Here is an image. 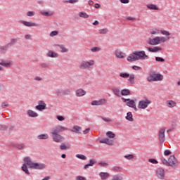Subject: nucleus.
Masks as SVG:
<instances>
[{
    "instance_id": "4468645a",
    "label": "nucleus",
    "mask_w": 180,
    "mask_h": 180,
    "mask_svg": "<svg viewBox=\"0 0 180 180\" xmlns=\"http://www.w3.org/2000/svg\"><path fill=\"white\" fill-rule=\"evenodd\" d=\"M19 22L22 23V25H24V26H26L27 27H37L39 26V24L33 22L20 20Z\"/></svg>"
},
{
    "instance_id": "2f4dec72",
    "label": "nucleus",
    "mask_w": 180,
    "mask_h": 180,
    "mask_svg": "<svg viewBox=\"0 0 180 180\" xmlns=\"http://www.w3.org/2000/svg\"><path fill=\"white\" fill-rule=\"evenodd\" d=\"M57 46L59 47L61 53H68V49L64 44H58Z\"/></svg>"
},
{
    "instance_id": "13d9d810",
    "label": "nucleus",
    "mask_w": 180,
    "mask_h": 180,
    "mask_svg": "<svg viewBox=\"0 0 180 180\" xmlns=\"http://www.w3.org/2000/svg\"><path fill=\"white\" fill-rule=\"evenodd\" d=\"M8 106H9V103H8V102H3L1 104V108H2V109L6 108Z\"/></svg>"
},
{
    "instance_id": "dca6fc26",
    "label": "nucleus",
    "mask_w": 180,
    "mask_h": 180,
    "mask_svg": "<svg viewBox=\"0 0 180 180\" xmlns=\"http://www.w3.org/2000/svg\"><path fill=\"white\" fill-rule=\"evenodd\" d=\"M122 101H123V102H126L127 106H129V108H133V106L136 105L134 100H131L130 98H122Z\"/></svg>"
},
{
    "instance_id": "393cba45",
    "label": "nucleus",
    "mask_w": 180,
    "mask_h": 180,
    "mask_svg": "<svg viewBox=\"0 0 180 180\" xmlns=\"http://www.w3.org/2000/svg\"><path fill=\"white\" fill-rule=\"evenodd\" d=\"M27 115L30 117H39V114L37 112H36V111H33L32 110H28L27 111Z\"/></svg>"
},
{
    "instance_id": "c03bdc74",
    "label": "nucleus",
    "mask_w": 180,
    "mask_h": 180,
    "mask_svg": "<svg viewBox=\"0 0 180 180\" xmlns=\"http://www.w3.org/2000/svg\"><path fill=\"white\" fill-rule=\"evenodd\" d=\"M106 136L107 137H109V139H115V137H116V134H115V133H112L111 131H108L106 133Z\"/></svg>"
},
{
    "instance_id": "4be33fe9",
    "label": "nucleus",
    "mask_w": 180,
    "mask_h": 180,
    "mask_svg": "<svg viewBox=\"0 0 180 180\" xmlns=\"http://www.w3.org/2000/svg\"><path fill=\"white\" fill-rule=\"evenodd\" d=\"M96 162H97L96 159H91L89 160V163L84 166V169H88V168H89V167H94L95 165V164H96Z\"/></svg>"
},
{
    "instance_id": "a211bd4d",
    "label": "nucleus",
    "mask_w": 180,
    "mask_h": 180,
    "mask_svg": "<svg viewBox=\"0 0 180 180\" xmlns=\"http://www.w3.org/2000/svg\"><path fill=\"white\" fill-rule=\"evenodd\" d=\"M0 65L5 67L6 68H9V67H12V65H13V63L11 60L5 62V60H1Z\"/></svg>"
},
{
    "instance_id": "39448f33",
    "label": "nucleus",
    "mask_w": 180,
    "mask_h": 180,
    "mask_svg": "<svg viewBox=\"0 0 180 180\" xmlns=\"http://www.w3.org/2000/svg\"><path fill=\"white\" fill-rule=\"evenodd\" d=\"M161 162L163 165H165L166 167H171L172 168H174V169L178 168V159H176L174 155H170L167 160L165 158H162Z\"/></svg>"
},
{
    "instance_id": "864d4df0",
    "label": "nucleus",
    "mask_w": 180,
    "mask_h": 180,
    "mask_svg": "<svg viewBox=\"0 0 180 180\" xmlns=\"http://www.w3.org/2000/svg\"><path fill=\"white\" fill-rule=\"evenodd\" d=\"M13 147H16L18 150H23L25 147L24 144L13 145Z\"/></svg>"
},
{
    "instance_id": "0e129e2a",
    "label": "nucleus",
    "mask_w": 180,
    "mask_h": 180,
    "mask_svg": "<svg viewBox=\"0 0 180 180\" xmlns=\"http://www.w3.org/2000/svg\"><path fill=\"white\" fill-rule=\"evenodd\" d=\"M98 165H100L101 167H108V165H109L106 162H101L98 163Z\"/></svg>"
},
{
    "instance_id": "8fccbe9b",
    "label": "nucleus",
    "mask_w": 180,
    "mask_h": 180,
    "mask_svg": "<svg viewBox=\"0 0 180 180\" xmlns=\"http://www.w3.org/2000/svg\"><path fill=\"white\" fill-rule=\"evenodd\" d=\"M112 180H123V177L120 174H116L112 176Z\"/></svg>"
},
{
    "instance_id": "a878e982",
    "label": "nucleus",
    "mask_w": 180,
    "mask_h": 180,
    "mask_svg": "<svg viewBox=\"0 0 180 180\" xmlns=\"http://www.w3.org/2000/svg\"><path fill=\"white\" fill-rule=\"evenodd\" d=\"M166 106L169 108H175L176 106V102L172 100H168L166 101Z\"/></svg>"
},
{
    "instance_id": "1a4fd4ad",
    "label": "nucleus",
    "mask_w": 180,
    "mask_h": 180,
    "mask_svg": "<svg viewBox=\"0 0 180 180\" xmlns=\"http://www.w3.org/2000/svg\"><path fill=\"white\" fill-rule=\"evenodd\" d=\"M152 102L150 99L148 98H145L143 100H141L139 102L138 104V108L139 109H147V108H148V106H150V105H151Z\"/></svg>"
},
{
    "instance_id": "a18cd8bd",
    "label": "nucleus",
    "mask_w": 180,
    "mask_h": 180,
    "mask_svg": "<svg viewBox=\"0 0 180 180\" xmlns=\"http://www.w3.org/2000/svg\"><path fill=\"white\" fill-rule=\"evenodd\" d=\"M134 78H135L134 75H129L128 81L130 84H131V85L134 84Z\"/></svg>"
},
{
    "instance_id": "7c9ffc66",
    "label": "nucleus",
    "mask_w": 180,
    "mask_h": 180,
    "mask_svg": "<svg viewBox=\"0 0 180 180\" xmlns=\"http://www.w3.org/2000/svg\"><path fill=\"white\" fill-rule=\"evenodd\" d=\"M112 94H114L115 96H118L119 98L122 96V91H120V89H119L118 88L112 89Z\"/></svg>"
},
{
    "instance_id": "ea45409f",
    "label": "nucleus",
    "mask_w": 180,
    "mask_h": 180,
    "mask_svg": "<svg viewBox=\"0 0 180 180\" xmlns=\"http://www.w3.org/2000/svg\"><path fill=\"white\" fill-rule=\"evenodd\" d=\"M125 160H128V161H131V160H134V155L133 154H127L124 156Z\"/></svg>"
},
{
    "instance_id": "423d86ee",
    "label": "nucleus",
    "mask_w": 180,
    "mask_h": 180,
    "mask_svg": "<svg viewBox=\"0 0 180 180\" xmlns=\"http://www.w3.org/2000/svg\"><path fill=\"white\" fill-rule=\"evenodd\" d=\"M95 64L96 62L94 59L89 60H82L79 65V68H80V70L82 71H91V70H94Z\"/></svg>"
},
{
    "instance_id": "f257e3e1",
    "label": "nucleus",
    "mask_w": 180,
    "mask_h": 180,
    "mask_svg": "<svg viewBox=\"0 0 180 180\" xmlns=\"http://www.w3.org/2000/svg\"><path fill=\"white\" fill-rule=\"evenodd\" d=\"M68 127H63V125H57L52 128L51 134L52 135L53 140L55 143H63L64 137L60 134L62 131H67Z\"/></svg>"
},
{
    "instance_id": "b1692460",
    "label": "nucleus",
    "mask_w": 180,
    "mask_h": 180,
    "mask_svg": "<svg viewBox=\"0 0 180 180\" xmlns=\"http://www.w3.org/2000/svg\"><path fill=\"white\" fill-rule=\"evenodd\" d=\"M100 143H103V144H107L108 146H112L113 145V141L109 138H104L101 140H100Z\"/></svg>"
},
{
    "instance_id": "09e8293b",
    "label": "nucleus",
    "mask_w": 180,
    "mask_h": 180,
    "mask_svg": "<svg viewBox=\"0 0 180 180\" xmlns=\"http://www.w3.org/2000/svg\"><path fill=\"white\" fill-rule=\"evenodd\" d=\"M67 95H71V89L68 88L63 89V96H65Z\"/></svg>"
},
{
    "instance_id": "58836bf2",
    "label": "nucleus",
    "mask_w": 180,
    "mask_h": 180,
    "mask_svg": "<svg viewBox=\"0 0 180 180\" xmlns=\"http://www.w3.org/2000/svg\"><path fill=\"white\" fill-rule=\"evenodd\" d=\"M79 2V0H64L63 4H71L72 5H74L75 4H78Z\"/></svg>"
},
{
    "instance_id": "603ef678",
    "label": "nucleus",
    "mask_w": 180,
    "mask_h": 180,
    "mask_svg": "<svg viewBox=\"0 0 180 180\" xmlns=\"http://www.w3.org/2000/svg\"><path fill=\"white\" fill-rule=\"evenodd\" d=\"M77 158H79V160H83L84 161L86 160V156L81 154L76 155Z\"/></svg>"
},
{
    "instance_id": "de8ad7c7",
    "label": "nucleus",
    "mask_w": 180,
    "mask_h": 180,
    "mask_svg": "<svg viewBox=\"0 0 180 180\" xmlns=\"http://www.w3.org/2000/svg\"><path fill=\"white\" fill-rule=\"evenodd\" d=\"M120 77L121 78H129V77H130V74L127 73V72H121L120 73Z\"/></svg>"
},
{
    "instance_id": "412c9836",
    "label": "nucleus",
    "mask_w": 180,
    "mask_h": 180,
    "mask_svg": "<svg viewBox=\"0 0 180 180\" xmlns=\"http://www.w3.org/2000/svg\"><path fill=\"white\" fill-rule=\"evenodd\" d=\"M76 96L81 97L86 95V91L83 89H78L75 91Z\"/></svg>"
},
{
    "instance_id": "49530a36",
    "label": "nucleus",
    "mask_w": 180,
    "mask_h": 180,
    "mask_svg": "<svg viewBox=\"0 0 180 180\" xmlns=\"http://www.w3.org/2000/svg\"><path fill=\"white\" fill-rule=\"evenodd\" d=\"M16 43H18V39L15 38H12L11 39L10 43L7 44L8 45V46L10 47V46H13V44H16Z\"/></svg>"
},
{
    "instance_id": "4c0bfd02",
    "label": "nucleus",
    "mask_w": 180,
    "mask_h": 180,
    "mask_svg": "<svg viewBox=\"0 0 180 180\" xmlns=\"http://www.w3.org/2000/svg\"><path fill=\"white\" fill-rule=\"evenodd\" d=\"M121 95L122 96H127V95H130V90L127 89H124L121 91Z\"/></svg>"
},
{
    "instance_id": "6e6d98bb",
    "label": "nucleus",
    "mask_w": 180,
    "mask_h": 180,
    "mask_svg": "<svg viewBox=\"0 0 180 180\" xmlns=\"http://www.w3.org/2000/svg\"><path fill=\"white\" fill-rule=\"evenodd\" d=\"M26 15L29 18H32V17L34 16V15H36V12H34V11H27Z\"/></svg>"
},
{
    "instance_id": "3c124183",
    "label": "nucleus",
    "mask_w": 180,
    "mask_h": 180,
    "mask_svg": "<svg viewBox=\"0 0 180 180\" xmlns=\"http://www.w3.org/2000/svg\"><path fill=\"white\" fill-rule=\"evenodd\" d=\"M90 50H91V53H98V52L101 51V48L95 46V47L91 48Z\"/></svg>"
},
{
    "instance_id": "c9c22d12",
    "label": "nucleus",
    "mask_w": 180,
    "mask_h": 180,
    "mask_svg": "<svg viewBox=\"0 0 180 180\" xmlns=\"http://www.w3.org/2000/svg\"><path fill=\"white\" fill-rule=\"evenodd\" d=\"M78 15L79 18H82L83 19H88L89 18V15L84 11L79 12Z\"/></svg>"
},
{
    "instance_id": "4d7b16f0",
    "label": "nucleus",
    "mask_w": 180,
    "mask_h": 180,
    "mask_svg": "<svg viewBox=\"0 0 180 180\" xmlns=\"http://www.w3.org/2000/svg\"><path fill=\"white\" fill-rule=\"evenodd\" d=\"M56 119L59 122H64V120H65V117L63 115H56Z\"/></svg>"
},
{
    "instance_id": "6ab92c4d",
    "label": "nucleus",
    "mask_w": 180,
    "mask_h": 180,
    "mask_svg": "<svg viewBox=\"0 0 180 180\" xmlns=\"http://www.w3.org/2000/svg\"><path fill=\"white\" fill-rule=\"evenodd\" d=\"M70 131H72L73 133H75L76 134H81L82 133V127L75 125L72 129H70Z\"/></svg>"
},
{
    "instance_id": "37998d69",
    "label": "nucleus",
    "mask_w": 180,
    "mask_h": 180,
    "mask_svg": "<svg viewBox=\"0 0 180 180\" xmlns=\"http://www.w3.org/2000/svg\"><path fill=\"white\" fill-rule=\"evenodd\" d=\"M60 150H68L70 148V146H68V144L63 143L60 144Z\"/></svg>"
},
{
    "instance_id": "c85d7f7f",
    "label": "nucleus",
    "mask_w": 180,
    "mask_h": 180,
    "mask_svg": "<svg viewBox=\"0 0 180 180\" xmlns=\"http://www.w3.org/2000/svg\"><path fill=\"white\" fill-rule=\"evenodd\" d=\"M21 169L22 171H23V172L27 174V175H30V172H29V169H27V164H26L25 162L22 165Z\"/></svg>"
},
{
    "instance_id": "473e14b6",
    "label": "nucleus",
    "mask_w": 180,
    "mask_h": 180,
    "mask_svg": "<svg viewBox=\"0 0 180 180\" xmlns=\"http://www.w3.org/2000/svg\"><path fill=\"white\" fill-rule=\"evenodd\" d=\"M125 119L129 122H134V119L133 118V114L131 113V112H128L127 113V116L125 117Z\"/></svg>"
},
{
    "instance_id": "20e7f679",
    "label": "nucleus",
    "mask_w": 180,
    "mask_h": 180,
    "mask_svg": "<svg viewBox=\"0 0 180 180\" xmlns=\"http://www.w3.org/2000/svg\"><path fill=\"white\" fill-rule=\"evenodd\" d=\"M24 162L27 164L28 168H31L32 169H44L46 168V165L44 163L32 162L30 157H25L24 158Z\"/></svg>"
},
{
    "instance_id": "5fc2aeb1",
    "label": "nucleus",
    "mask_w": 180,
    "mask_h": 180,
    "mask_svg": "<svg viewBox=\"0 0 180 180\" xmlns=\"http://www.w3.org/2000/svg\"><path fill=\"white\" fill-rule=\"evenodd\" d=\"M155 58V61H157L158 63H165V59H164L163 58L156 56Z\"/></svg>"
},
{
    "instance_id": "f3484780",
    "label": "nucleus",
    "mask_w": 180,
    "mask_h": 180,
    "mask_svg": "<svg viewBox=\"0 0 180 180\" xmlns=\"http://www.w3.org/2000/svg\"><path fill=\"white\" fill-rule=\"evenodd\" d=\"M115 56L117 58H120V59L126 58V53H124V52L119 49H117L115 51Z\"/></svg>"
},
{
    "instance_id": "5701e85b",
    "label": "nucleus",
    "mask_w": 180,
    "mask_h": 180,
    "mask_svg": "<svg viewBox=\"0 0 180 180\" xmlns=\"http://www.w3.org/2000/svg\"><path fill=\"white\" fill-rule=\"evenodd\" d=\"M47 57H49L50 58H58L59 56L58 53L53 51L52 50H50L46 53Z\"/></svg>"
},
{
    "instance_id": "052dcab7",
    "label": "nucleus",
    "mask_w": 180,
    "mask_h": 180,
    "mask_svg": "<svg viewBox=\"0 0 180 180\" xmlns=\"http://www.w3.org/2000/svg\"><path fill=\"white\" fill-rule=\"evenodd\" d=\"M172 154V152H171L170 150H165L164 152V155L165 156L171 155Z\"/></svg>"
},
{
    "instance_id": "a19ab883",
    "label": "nucleus",
    "mask_w": 180,
    "mask_h": 180,
    "mask_svg": "<svg viewBox=\"0 0 180 180\" xmlns=\"http://www.w3.org/2000/svg\"><path fill=\"white\" fill-rule=\"evenodd\" d=\"M107 33H109V30L108 28L98 30V34H107Z\"/></svg>"
},
{
    "instance_id": "f704fd0d",
    "label": "nucleus",
    "mask_w": 180,
    "mask_h": 180,
    "mask_svg": "<svg viewBox=\"0 0 180 180\" xmlns=\"http://www.w3.org/2000/svg\"><path fill=\"white\" fill-rule=\"evenodd\" d=\"M40 13H41V15H43L44 16H53V15H54L53 11H41Z\"/></svg>"
},
{
    "instance_id": "e433bc0d",
    "label": "nucleus",
    "mask_w": 180,
    "mask_h": 180,
    "mask_svg": "<svg viewBox=\"0 0 180 180\" xmlns=\"http://www.w3.org/2000/svg\"><path fill=\"white\" fill-rule=\"evenodd\" d=\"M8 47H9L8 44L6 45L1 46L0 53H6L8 51Z\"/></svg>"
},
{
    "instance_id": "9d476101",
    "label": "nucleus",
    "mask_w": 180,
    "mask_h": 180,
    "mask_svg": "<svg viewBox=\"0 0 180 180\" xmlns=\"http://www.w3.org/2000/svg\"><path fill=\"white\" fill-rule=\"evenodd\" d=\"M162 34V36H165V37H170L171 36V33H169L168 31L164 30V29H162V30H160L158 28H156V29H154V30H152L150 31V34Z\"/></svg>"
},
{
    "instance_id": "7ed1b4c3",
    "label": "nucleus",
    "mask_w": 180,
    "mask_h": 180,
    "mask_svg": "<svg viewBox=\"0 0 180 180\" xmlns=\"http://www.w3.org/2000/svg\"><path fill=\"white\" fill-rule=\"evenodd\" d=\"M24 162L27 164L28 168H31L32 169H44L46 168V165L44 163L32 162L30 157H25L24 158Z\"/></svg>"
},
{
    "instance_id": "cd10ccee",
    "label": "nucleus",
    "mask_w": 180,
    "mask_h": 180,
    "mask_svg": "<svg viewBox=\"0 0 180 180\" xmlns=\"http://www.w3.org/2000/svg\"><path fill=\"white\" fill-rule=\"evenodd\" d=\"M99 176L101 178L102 180L108 179L110 176V174L108 172H101L99 173Z\"/></svg>"
},
{
    "instance_id": "9b49d317",
    "label": "nucleus",
    "mask_w": 180,
    "mask_h": 180,
    "mask_svg": "<svg viewBox=\"0 0 180 180\" xmlns=\"http://www.w3.org/2000/svg\"><path fill=\"white\" fill-rule=\"evenodd\" d=\"M165 127L161 128L158 131V139L160 144L164 143L165 141Z\"/></svg>"
},
{
    "instance_id": "f03ea898",
    "label": "nucleus",
    "mask_w": 180,
    "mask_h": 180,
    "mask_svg": "<svg viewBox=\"0 0 180 180\" xmlns=\"http://www.w3.org/2000/svg\"><path fill=\"white\" fill-rule=\"evenodd\" d=\"M139 60H148V56L146 54V51H134L127 58V61H128V63H135V61H139Z\"/></svg>"
},
{
    "instance_id": "ddd939ff",
    "label": "nucleus",
    "mask_w": 180,
    "mask_h": 180,
    "mask_svg": "<svg viewBox=\"0 0 180 180\" xmlns=\"http://www.w3.org/2000/svg\"><path fill=\"white\" fill-rule=\"evenodd\" d=\"M106 103H108V101L105 98H101L98 101H93L91 105L92 106H102V105H106Z\"/></svg>"
},
{
    "instance_id": "72a5a7b5",
    "label": "nucleus",
    "mask_w": 180,
    "mask_h": 180,
    "mask_svg": "<svg viewBox=\"0 0 180 180\" xmlns=\"http://www.w3.org/2000/svg\"><path fill=\"white\" fill-rule=\"evenodd\" d=\"M55 94H56V95H57V96H64V89H57L55 91Z\"/></svg>"
},
{
    "instance_id": "c756f323",
    "label": "nucleus",
    "mask_w": 180,
    "mask_h": 180,
    "mask_svg": "<svg viewBox=\"0 0 180 180\" xmlns=\"http://www.w3.org/2000/svg\"><path fill=\"white\" fill-rule=\"evenodd\" d=\"M49 134H42L40 135H38L37 136V139H38V140H47L49 139Z\"/></svg>"
},
{
    "instance_id": "338daca9",
    "label": "nucleus",
    "mask_w": 180,
    "mask_h": 180,
    "mask_svg": "<svg viewBox=\"0 0 180 180\" xmlns=\"http://www.w3.org/2000/svg\"><path fill=\"white\" fill-rule=\"evenodd\" d=\"M91 131V128H87L84 131H83V134H88L89 131Z\"/></svg>"
},
{
    "instance_id": "2eb2a0df",
    "label": "nucleus",
    "mask_w": 180,
    "mask_h": 180,
    "mask_svg": "<svg viewBox=\"0 0 180 180\" xmlns=\"http://www.w3.org/2000/svg\"><path fill=\"white\" fill-rule=\"evenodd\" d=\"M46 103L43 101H39L38 105L35 106V109L37 110H39V112H41V110H46Z\"/></svg>"
},
{
    "instance_id": "aec40b11",
    "label": "nucleus",
    "mask_w": 180,
    "mask_h": 180,
    "mask_svg": "<svg viewBox=\"0 0 180 180\" xmlns=\"http://www.w3.org/2000/svg\"><path fill=\"white\" fill-rule=\"evenodd\" d=\"M147 50L150 51V53H158V51H162V47L161 46H155L154 48L148 47Z\"/></svg>"
},
{
    "instance_id": "79ce46f5",
    "label": "nucleus",
    "mask_w": 180,
    "mask_h": 180,
    "mask_svg": "<svg viewBox=\"0 0 180 180\" xmlns=\"http://www.w3.org/2000/svg\"><path fill=\"white\" fill-rule=\"evenodd\" d=\"M112 171H114L115 172H122L123 169L119 166H115L112 168Z\"/></svg>"
},
{
    "instance_id": "bb28decb",
    "label": "nucleus",
    "mask_w": 180,
    "mask_h": 180,
    "mask_svg": "<svg viewBox=\"0 0 180 180\" xmlns=\"http://www.w3.org/2000/svg\"><path fill=\"white\" fill-rule=\"evenodd\" d=\"M146 7L150 11H160V8L158 7V6H157L155 4H150L146 5Z\"/></svg>"
},
{
    "instance_id": "6e6552de",
    "label": "nucleus",
    "mask_w": 180,
    "mask_h": 180,
    "mask_svg": "<svg viewBox=\"0 0 180 180\" xmlns=\"http://www.w3.org/2000/svg\"><path fill=\"white\" fill-rule=\"evenodd\" d=\"M164 79V76L160 73L153 72L149 75L147 78L148 82L162 81Z\"/></svg>"
},
{
    "instance_id": "69168bd1",
    "label": "nucleus",
    "mask_w": 180,
    "mask_h": 180,
    "mask_svg": "<svg viewBox=\"0 0 180 180\" xmlns=\"http://www.w3.org/2000/svg\"><path fill=\"white\" fill-rule=\"evenodd\" d=\"M76 180H86V178L82 176H77L76 177Z\"/></svg>"
},
{
    "instance_id": "680f3d73",
    "label": "nucleus",
    "mask_w": 180,
    "mask_h": 180,
    "mask_svg": "<svg viewBox=\"0 0 180 180\" xmlns=\"http://www.w3.org/2000/svg\"><path fill=\"white\" fill-rule=\"evenodd\" d=\"M132 70H134V71H139L141 70V67L137 66V65H134L132 66Z\"/></svg>"
},
{
    "instance_id": "f8f14e48",
    "label": "nucleus",
    "mask_w": 180,
    "mask_h": 180,
    "mask_svg": "<svg viewBox=\"0 0 180 180\" xmlns=\"http://www.w3.org/2000/svg\"><path fill=\"white\" fill-rule=\"evenodd\" d=\"M155 174L158 179H165V169H164V168H158L155 170Z\"/></svg>"
},
{
    "instance_id": "bf43d9fd",
    "label": "nucleus",
    "mask_w": 180,
    "mask_h": 180,
    "mask_svg": "<svg viewBox=\"0 0 180 180\" xmlns=\"http://www.w3.org/2000/svg\"><path fill=\"white\" fill-rule=\"evenodd\" d=\"M58 31H52L50 33L49 36H50V37H54V36H58Z\"/></svg>"
},
{
    "instance_id": "0eeeda50",
    "label": "nucleus",
    "mask_w": 180,
    "mask_h": 180,
    "mask_svg": "<svg viewBox=\"0 0 180 180\" xmlns=\"http://www.w3.org/2000/svg\"><path fill=\"white\" fill-rule=\"evenodd\" d=\"M169 40H171V37H155L150 38L148 44L150 46H158V44H161V43H167Z\"/></svg>"
},
{
    "instance_id": "774afa93",
    "label": "nucleus",
    "mask_w": 180,
    "mask_h": 180,
    "mask_svg": "<svg viewBox=\"0 0 180 180\" xmlns=\"http://www.w3.org/2000/svg\"><path fill=\"white\" fill-rule=\"evenodd\" d=\"M41 66L42 67V68H47V67H49V64L44 63H41Z\"/></svg>"
},
{
    "instance_id": "e2e57ef3",
    "label": "nucleus",
    "mask_w": 180,
    "mask_h": 180,
    "mask_svg": "<svg viewBox=\"0 0 180 180\" xmlns=\"http://www.w3.org/2000/svg\"><path fill=\"white\" fill-rule=\"evenodd\" d=\"M149 162H151V164H158V161L155 159H149Z\"/></svg>"
}]
</instances>
